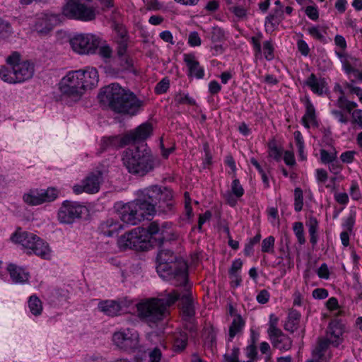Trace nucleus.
Returning a JSON list of instances; mask_svg holds the SVG:
<instances>
[{"label": "nucleus", "mask_w": 362, "mask_h": 362, "mask_svg": "<svg viewBox=\"0 0 362 362\" xmlns=\"http://www.w3.org/2000/svg\"><path fill=\"white\" fill-rule=\"evenodd\" d=\"M171 192L166 189L163 191L158 186H151L137 193V198L124 204L119 210L120 219L125 223L136 225L145 218L149 219L156 213L172 211L174 203Z\"/></svg>", "instance_id": "f257e3e1"}, {"label": "nucleus", "mask_w": 362, "mask_h": 362, "mask_svg": "<svg viewBox=\"0 0 362 362\" xmlns=\"http://www.w3.org/2000/svg\"><path fill=\"white\" fill-rule=\"evenodd\" d=\"M98 98L100 102L107 103L112 111L119 114L135 115L144 106L143 100L117 83H112L101 88Z\"/></svg>", "instance_id": "f03ea898"}, {"label": "nucleus", "mask_w": 362, "mask_h": 362, "mask_svg": "<svg viewBox=\"0 0 362 362\" xmlns=\"http://www.w3.org/2000/svg\"><path fill=\"white\" fill-rule=\"evenodd\" d=\"M156 271L160 278L171 284L183 286L187 281V264L168 249H160L156 257Z\"/></svg>", "instance_id": "7ed1b4c3"}, {"label": "nucleus", "mask_w": 362, "mask_h": 362, "mask_svg": "<svg viewBox=\"0 0 362 362\" xmlns=\"http://www.w3.org/2000/svg\"><path fill=\"white\" fill-rule=\"evenodd\" d=\"M180 293L173 290L163 298H151L136 305L138 316L146 322L156 323L162 320L167 313V308L179 298Z\"/></svg>", "instance_id": "20e7f679"}, {"label": "nucleus", "mask_w": 362, "mask_h": 362, "mask_svg": "<svg viewBox=\"0 0 362 362\" xmlns=\"http://www.w3.org/2000/svg\"><path fill=\"white\" fill-rule=\"evenodd\" d=\"M6 62L10 67L0 69V78L4 82L10 84L21 83L33 78L34 64L28 60H22L21 54L17 52L8 56Z\"/></svg>", "instance_id": "39448f33"}, {"label": "nucleus", "mask_w": 362, "mask_h": 362, "mask_svg": "<svg viewBox=\"0 0 362 362\" xmlns=\"http://www.w3.org/2000/svg\"><path fill=\"white\" fill-rule=\"evenodd\" d=\"M122 161L129 173L139 176L145 175L154 168V158L146 145L125 150Z\"/></svg>", "instance_id": "423d86ee"}, {"label": "nucleus", "mask_w": 362, "mask_h": 362, "mask_svg": "<svg viewBox=\"0 0 362 362\" xmlns=\"http://www.w3.org/2000/svg\"><path fill=\"white\" fill-rule=\"evenodd\" d=\"M11 239L14 243L20 244L28 255L34 254L45 259L51 258L52 250L48 243L33 233L18 229Z\"/></svg>", "instance_id": "0eeeda50"}, {"label": "nucleus", "mask_w": 362, "mask_h": 362, "mask_svg": "<svg viewBox=\"0 0 362 362\" xmlns=\"http://www.w3.org/2000/svg\"><path fill=\"white\" fill-rule=\"evenodd\" d=\"M153 127L151 123L145 122L139 125L134 130L127 134L123 137L118 136L103 138L101 146L103 149L109 147L118 148L129 144L144 141L152 134Z\"/></svg>", "instance_id": "6e6552de"}, {"label": "nucleus", "mask_w": 362, "mask_h": 362, "mask_svg": "<svg viewBox=\"0 0 362 362\" xmlns=\"http://www.w3.org/2000/svg\"><path fill=\"white\" fill-rule=\"evenodd\" d=\"M118 245L123 250L144 251L148 250L152 244L146 229L138 227L122 235L118 240Z\"/></svg>", "instance_id": "1a4fd4ad"}, {"label": "nucleus", "mask_w": 362, "mask_h": 362, "mask_svg": "<svg viewBox=\"0 0 362 362\" xmlns=\"http://www.w3.org/2000/svg\"><path fill=\"white\" fill-rule=\"evenodd\" d=\"M81 74L77 71H69L59 83V90L61 94L74 101L78 100L84 94V85L80 80Z\"/></svg>", "instance_id": "9d476101"}, {"label": "nucleus", "mask_w": 362, "mask_h": 362, "mask_svg": "<svg viewBox=\"0 0 362 362\" xmlns=\"http://www.w3.org/2000/svg\"><path fill=\"white\" fill-rule=\"evenodd\" d=\"M63 14L71 18L81 21H91L96 17L93 6L85 0H69L63 8Z\"/></svg>", "instance_id": "9b49d317"}, {"label": "nucleus", "mask_w": 362, "mask_h": 362, "mask_svg": "<svg viewBox=\"0 0 362 362\" xmlns=\"http://www.w3.org/2000/svg\"><path fill=\"white\" fill-rule=\"evenodd\" d=\"M100 36L91 33L75 35L70 40L72 49L79 54H92L95 52L101 45Z\"/></svg>", "instance_id": "f8f14e48"}, {"label": "nucleus", "mask_w": 362, "mask_h": 362, "mask_svg": "<svg viewBox=\"0 0 362 362\" xmlns=\"http://www.w3.org/2000/svg\"><path fill=\"white\" fill-rule=\"evenodd\" d=\"M112 341L118 348L126 351H132L139 347V334L137 332L130 329L115 332Z\"/></svg>", "instance_id": "ddd939ff"}, {"label": "nucleus", "mask_w": 362, "mask_h": 362, "mask_svg": "<svg viewBox=\"0 0 362 362\" xmlns=\"http://www.w3.org/2000/svg\"><path fill=\"white\" fill-rule=\"evenodd\" d=\"M86 210V208L79 203L66 200L58 211V220L62 223H72L75 219L81 218Z\"/></svg>", "instance_id": "4468645a"}, {"label": "nucleus", "mask_w": 362, "mask_h": 362, "mask_svg": "<svg viewBox=\"0 0 362 362\" xmlns=\"http://www.w3.org/2000/svg\"><path fill=\"white\" fill-rule=\"evenodd\" d=\"M263 35L261 32H257L250 37V42L252 46L254 55L256 58H260L263 54L267 61H272L275 57L272 41V40L264 41L262 47L261 41Z\"/></svg>", "instance_id": "2eb2a0df"}, {"label": "nucleus", "mask_w": 362, "mask_h": 362, "mask_svg": "<svg viewBox=\"0 0 362 362\" xmlns=\"http://www.w3.org/2000/svg\"><path fill=\"white\" fill-rule=\"evenodd\" d=\"M102 182L103 173L100 171L91 173L82 180L81 185H75L73 187V191L76 194L83 192L94 194L99 191Z\"/></svg>", "instance_id": "dca6fc26"}, {"label": "nucleus", "mask_w": 362, "mask_h": 362, "mask_svg": "<svg viewBox=\"0 0 362 362\" xmlns=\"http://www.w3.org/2000/svg\"><path fill=\"white\" fill-rule=\"evenodd\" d=\"M344 326L341 320L334 319L329 323L325 336L320 338L332 346L338 347L344 341Z\"/></svg>", "instance_id": "f3484780"}, {"label": "nucleus", "mask_w": 362, "mask_h": 362, "mask_svg": "<svg viewBox=\"0 0 362 362\" xmlns=\"http://www.w3.org/2000/svg\"><path fill=\"white\" fill-rule=\"evenodd\" d=\"M330 344L325 339L319 338L315 346L312 351V358L306 362H329L332 357Z\"/></svg>", "instance_id": "a211bd4d"}, {"label": "nucleus", "mask_w": 362, "mask_h": 362, "mask_svg": "<svg viewBox=\"0 0 362 362\" xmlns=\"http://www.w3.org/2000/svg\"><path fill=\"white\" fill-rule=\"evenodd\" d=\"M58 21V16L49 13H41L36 15L34 29L40 34H47Z\"/></svg>", "instance_id": "6ab92c4d"}, {"label": "nucleus", "mask_w": 362, "mask_h": 362, "mask_svg": "<svg viewBox=\"0 0 362 362\" xmlns=\"http://www.w3.org/2000/svg\"><path fill=\"white\" fill-rule=\"evenodd\" d=\"M81 74V81L84 85L85 91L95 87L99 81V75L97 69L94 67L88 66L83 69L76 70Z\"/></svg>", "instance_id": "aec40b11"}, {"label": "nucleus", "mask_w": 362, "mask_h": 362, "mask_svg": "<svg viewBox=\"0 0 362 362\" xmlns=\"http://www.w3.org/2000/svg\"><path fill=\"white\" fill-rule=\"evenodd\" d=\"M245 190L238 179L235 178L231 183V189L223 193V197L230 206L237 204V200L244 194Z\"/></svg>", "instance_id": "412c9836"}, {"label": "nucleus", "mask_w": 362, "mask_h": 362, "mask_svg": "<svg viewBox=\"0 0 362 362\" xmlns=\"http://www.w3.org/2000/svg\"><path fill=\"white\" fill-rule=\"evenodd\" d=\"M183 60L188 68V76H194L198 79L203 78L204 76V70L200 66L194 54H185Z\"/></svg>", "instance_id": "4be33fe9"}, {"label": "nucleus", "mask_w": 362, "mask_h": 362, "mask_svg": "<svg viewBox=\"0 0 362 362\" xmlns=\"http://www.w3.org/2000/svg\"><path fill=\"white\" fill-rule=\"evenodd\" d=\"M269 338L273 347L281 351H288L292 347V339L282 331L269 335Z\"/></svg>", "instance_id": "5701e85b"}, {"label": "nucleus", "mask_w": 362, "mask_h": 362, "mask_svg": "<svg viewBox=\"0 0 362 362\" xmlns=\"http://www.w3.org/2000/svg\"><path fill=\"white\" fill-rule=\"evenodd\" d=\"M284 19V9H281V8H274L265 18L264 28L266 33H271L276 30Z\"/></svg>", "instance_id": "b1692460"}, {"label": "nucleus", "mask_w": 362, "mask_h": 362, "mask_svg": "<svg viewBox=\"0 0 362 362\" xmlns=\"http://www.w3.org/2000/svg\"><path fill=\"white\" fill-rule=\"evenodd\" d=\"M304 105L305 111L301 119L303 125L306 129H310L311 126L317 127L318 122L317 118L316 110L309 98H305Z\"/></svg>", "instance_id": "393cba45"}, {"label": "nucleus", "mask_w": 362, "mask_h": 362, "mask_svg": "<svg viewBox=\"0 0 362 362\" xmlns=\"http://www.w3.org/2000/svg\"><path fill=\"white\" fill-rule=\"evenodd\" d=\"M315 94L322 95L328 90L327 83L324 78H317L315 74H311L304 82Z\"/></svg>", "instance_id": "a878e982"}, {"label": "nucleus", "mask_w": 362, "mask_h": 362, "mask_svg": "<svg viewBox=\"0 0 362 362\" xmlns=\"http://www.w3.org/2000/svg\"><path fill=\"white\" fill-rule=\"evenodd\" d=\"M7 270L9 272L11 279L16 284H24L29 280V273L21 267L10 264L8 265Z\"/></svg>", "instance_id": "bb28decb"}, {"label": "nucleus", "mask_w": 362, "mask_h": 362, "mask_svg": "<svg viewBox=\"0 0 362 362\" xmlns=\"http://www.w3.org/2000/svg\"><path fill=\"white\" fill-rule=\"evenodd\" d=\"M98 308L100 311L111 317L119 315L122 310L120 304L112 300L100 301L98 303Z\"/></svg>", "instance_id": "cd10ccee"}, {"label": "nucleus", "mask_w": 362, "mask_h": 362, "mask_svg": "<svg viewBox=\"0 0 362 362\" xmlns=\"http://www.w3.org/2000/svg\"><path fill=\"white\" fill-rule=\"evenodd\" d=\"M99 228L104 235L112 236L122 228V226L117 220L111 218L101 223Z\"/></svg>", "instance_id": "c85d7f7f"}, {"label": "nucleus", "mask_w": 362, "mask_h": 362, "mask_svg": "<svg viewBox=\"0 0 362 362\" xmlns=\"http://www.w3.org/2000/svg\"><path fill=\"white\" fill-rule=\"evenodd\" d=\"M181 301V310L185 320H189L194 315V308L193 305L192 298L190 294L186 293L178 300Z\"/></svg>", "instance_id": "c756f323"}, {"label": "nucleus", "mask_w": 362, "mask_h": 362, "mask_svg": "<svg viewBox=\"0 0 362 362\" xmlns=\"http://www.w3.org/2000/svg\"><path fill=\"white\" fill-rule=\"evenodd\" d=\"M245 325V322L243 317L240 315H236L233 318L232 323L229 327L228 341H232L235 336L241 334L243 333Z\"/></svg>", "instance_id": "7c9ffc66"}, {"label": "nucleus", "mask_w": 362, "mask_h": 362, "mask_svg": "<svg viewBox=\"0 0 362 362\" xmlns=\"http://www.w3.org/2000/svg\"><path fill=\"white\" fill-rule=\"evenodd\" d=\"M168 226H169L168 223H164L161 226H160L157 222H152L149 225L148 229H146L150 235V240L151 241L153 235H158V237L155 239L158 240L159 243H162L165 238V235H164L165 228Z\"/></svg>", "instance_id": "2f4dec72"}, {"label": "nucleus", "mask_w": 362, "mask_h": 362, "mask_svg": "<svg viewBox=\"0 0 362 362\" xmlns=\"http://www.w3.org/2000/svg\"><path fill=\"white\" fill-rule=\"evenodd\" d=\"M117 54L119 57H124L127 49V35L126 30L122 27L118 28Z\"/></svg>", "instance_id": "473e14b6"}, {"label": "nucleus", "mask_w": 362, "mask_h": 362, "mask_svg": "<svg viewBox=\"0 0 362 362\" xmlns=\"http://www.w3.org/2000/svg\"><path fill=\"white\" fill-rule=\"evenodd\" d=\"M42 203L52 202L56 200L60 194V190L56 187H49L47 189H40Z\"/></svg>", "instance_id": "72a5a7b5"}, {"label": "nucleus", "mask_w": 362, "mask_h": 362, "mask_svg": "<svg viewBox=\"0 0 362 362\" xmlns=\"http://www.w3.org/2000/svg\"><path fill=\"white\" fill-rule=\"evenodd\" d=\"M300 319V314L296 310L289 313L287 321L284 325V329L291 333L297 330Z\"/></svg>", "instance_id": "f704fd0d"}, {"label": "nucleus", "mask_w": 362, "mask_h": 362, "mask_svg": "<svg viewBox=\"0 0 362 362\" xmlns=\"http://www.w3.org/2000/svg\"><path fill=\"white\" fill-rule=\"evenodd\" d=\"M308 227V233L310 235V242L313 245H315L317 243V230H318V221L314 216H310L308 221L306 223Z\"/></svg>", "instance_id": "c9c22d12"}, {"label": "nucleus", "mask_w": 362, "mask_h": 362, "mask_svg": "<svg viewBox=\"0 0 362 362\" xmlns=\"http://www.w3.org/2000/svg\"><path fill=\"white\" fill-rule=\"evenodd\" d=\"M23 201L30 206H37L42 204L41 196L40 195L39 189H30L28 192L25 193L23 197Z\"/></svg>", "instance_id": "e433bc0d"}, {"label": "nucleus", "mask_w": 362, "mask_h": 362, "mask_svg": "<svg viewBox=\"0 0 362 362\" xmlns=\"http://www.w3.org/2000/svg\"><path fill=\"white\" fill-rule=\"evenodd\" d=\"M28 304L29 310L33 315L38 316L41 315L43 309L42 303L37 296H31L29 298Z\"/></svg>", "instance_id": "4c0bfd02"}, {"label": "nucleus", "mask_w": 362, "mask_h": 362, "mask_svg": "<svg viewBox=\"0 0 362 362\" xmlns=\"http://www.w3.org/2000/svg\"><path fill=\"white\" fill-rule=\"evenodd\" d=\"M187 335L185 332L175 333L174 335L173 347L177 351L184 350L187 344Z\"/></svg>", "instance_id": "58836bf2"}, {"label": "nucleus", "mask_w": 362, "mask_h": 362, "mask_svg": "<svg viewBox=\"0 0 362 362\" xmlns=\"http://www.w3.org/2000/svg\"><path fill=\"white\" fill-rule=\"evenodd\" d=\"M337 106L343 110H345L347 112L352 115V112L354 108H356L358 105L356 102L351 101L347 100L344 95H341L337 100Z\"/></svg>", "instance_id": "ea45409f"}, {"label": "nucleus", "mask_w": 362, "mask_h": 362, "mask_svg": "<svg viewBox=\"0 0 362 362\" xmlns=\"http://www.w3.org/2000/svg\"><path fill=\"white\" fill-rule=\"evenodd\" d=\"M320 156L321 163L325 165H328L337 158V151L334 148L331 151H328L325 149H320Z\"/></svg>", "instance_id": "a19ab883"}, {"label": "nucleus", "mask_w": 362, "mask_h": 362, "mask_svg": "<svg viewBox=\"0 0 362 362\" xmlns=\"http://www.w3.org/2000/svg\"><path fill=\"white\" fill-rule=\"evenodd\" d=\"M356 213L355 211H351L349 215L343 219L341 224L344 231L353 233L354 226L356 221Z\"/></svg>", "instance_id": "79ce46f5"}, {"label": "nucleus", "mask_w": 362, "mask_h": 362, "mask_svg": "<svg viewBox=\"0 0 362 362\" xmlns=\"http://www.w3.org/2000/svg\"><path fill=\"white\" fill-rule=\"evenodd\" d=\"M210 39L211 43L225 42L226 37L223 30L219 27H213Z\"/></svg>", "instance_id": "37998d69"}, {"label": "nucleus", "mask_w": 362, "mask_h": 362, "mask_svg": "<svg viewBox=\"0 0 362 362\" xmlns=\"http://www.w3.org/2000/svg\"><path fill=\"white\" fill-rule=\"evenodd\" d=\"M175 101L177 105L187 104L194 105L196 101L194 98L190 97L187 93H178L175 96Z\"/></svg>", "instance_id": "c03bdc74"}, {"label": "nucleus", "mask_w": 362, "mask_h": 362, "mask_svg": "<svg viewBox=\"0 0 362 362\" xmlns=\"http://www.w3.org/2000/svg\"><path fill=\"white\" fill-rule=\"evenodd\" d=\"M293 230L296 236L298 242L300 245H303L305 243V238L304 236V228L303 223L295 222L293 225Z\"/></svg>", "instance_id": "a18cd8bd"}, {"label": "nucleus", "mask_w": 362, "mask_h": 362, "mask_svg": "<svg viewBox=\"0 0 362 362\" xmlns=\"http://www.w3.org/2000/svg\"><path fill=\"white\" fill-rule=\"evenodd\" d=\"M303 206V194L300 188L297 187L294 190V209L299 212Z\"/></svg>", "instance_id": "49530a36"}, {"label": "nucleus", "mask_w": 362, "mask_h": 362, "mask_svg": "<svg viewBox=\"0 0 362 362\" xmlns=\"http://www.w3.org/2000/svg\"><path fill=\"white\" fill-rule=\"evenodd\" d=\"M307 31L312 37L320 42H325V37L319 26L313 25L308 27Z\"/></svg>", "instance_id": "de8ad7c7"}, {"label": "nucleus", "mask_w": 362, "mask_h": 362, "mask_svg": "<svg viewBox=\"0 0 362 362\" xmlns=\"http://www.w3.org/2000/svg\"><path fill=\"white\" fill-rule=\"evenodd\" d=\"M275 238L270 235L262 240V251L263 252L273 253L274 248Z\"/></svg>", "instance_id": "09e8293b"}, {"label": "nucleus", "mask_w": 362, "mask_h": 362, "mask_svg": "<svg viewBox=\"0 0 362 362\" xmlns=\"http://www.w3.org/2000/svg\"><path fill=\"white\" fill-rule=\"evenodd\" d=\"M283 151L275 144H270L269 146V156L274 158L275 160L279 161L282 156Z\"/></svg>", "instance_id": "8fccbe9b"}, {"label": "nucleus", "mask_w": 362, "mask_h": 362, "mask_svg": "<svg viewBox=\"0 0 362 362\" xmlns=\"http://www.w3.org/2000/svg\"><path fill=\"white\" fill-rule=\"evenodd\" d=\"M278 317L272 314L270 315L269 328L267 330L268 336L281 331L279 328H278Z\"/></svg>", "instance_id": "3c124183"}, {"label": "nucleus", "mask_w": 362, "mask_h": 362, "mask_svg": "<svg viewBox=\"0 0 362 362\" xmlns=\"http://www.w3.org/2000/svg\"><path fill=\"white\" fill-rule=\"evenodd\" d=\"M169 87V80L167 78H164L156 84L155 91L157 94H163L168 90Z\"/></svg>", "instance_id": "603ef678"}, {"label": "nucleus", "mask_w": 362, "mask_h": 362, "mask_svg": "<svg viewBox=\"0 0 362 362\" xmlns=\"http://www.w3.org/2000/svg\"><path fill=\"white\" fill-rule=\"evenodd\" d=\"M240 349L238 347H233L230 354H226L223 357L226 362H239L238 357Z\"/></svg>", "instance_id": "864d4df0"}, {"label": "nucleus", "mask_w": 362, "mask_h": 362, "mask_svg": "<svg viewBox=\"0 0 362 362\" xmlns=\"http://www.w3.org/2000/svg\"><path fill=\"white\" fill-rule=\"evenodd\" d=\"M11 33V26L10 23L0 18V36L6 37Z\"/></svg>", "instance_id": "5fc2aeb1"}, {"label": "nucleus", "mask_w": 362, "mask_h": 362, "mask_svg": "<svg viewBox=\"0 0 362 362\" xmlns=\"http://www.w3.org/2000/svg\"><path fill=\"white\" fill-rule=\"evenodd\" d=\"M188 44L191 47H198L202 44V40L197 32H191L188 36Z\"/></svg>", "instance_id": "6e6d98bb"}, {"label": "nucleus", "mask_w": 362, "mask_h": 362, "mask_svg": "<svg viewBox=\"0 0 362 362\" xmlns=\"http://www.w3.org/2000/svg\"><path fill=\"white\" fill-rule=\"evenodd\" d=\"M306 16L313 21H317L319 18V11L315 6H308L305 8Z\"/></svg>", "instance_id": "4d7b16f0"}, {"label": "nucleus", "mask_w": 362, "mask_h": 362, "mask_svg": "<svg viewBox=\"0 0 362 362\" xmlns=\"http://www.w3.org/2000/svg\"><path fill=\"white\" fill-rule=\"evenodd\" d=\"M328 169L330 173L337 175L341 172L343 169V165L337 158L334 161L328 164Z\"/></svg>", "instance_id": "13d9d810"}, {"label": "nucleus", "mask_w": 362, "mask_h": 362, "mask_svg": "<svg viewBox=\"0 0 362 362\" xmlns=\"http://www.w3.org/2000/svg\"><path fill=\"white\" fill-rule=\"evenodd\" d=\"M356 153L355 151H345L341 154L340 159L342 163L348 164L354 162Z\"/></svg>", "instance_id": "bf43d9fd"}, {"label": "nucleus", "mask_w": 362, "mask_h": 362, "mask_svg": "<svg viewBox=\"0 0 362 362\" xmlns=\"http://www.w3.org/2000/svg\"><path fill=\"white\" fill-rule=\"evenodd\" d=\"M246 356L249 359L257 360V346L255 344H249L245 349Z\"/></svg>", "instance_id": "052dcab7"}, {"label": "nucleus", "mask_w": 362, "mask_h": 362, "mask_svg": "<svg viewBox=\"0 0 362 362\" xmlns=\"http://www.w3.org/2000/svg\"><path fill=\"white\" fill-rule=\"evenodd\" d=\"M315 177L318 183L324 184L328 179V173L323 168H317L315 170Z\"/></svg>", "instance_id": "680f3d73"}, {"label": "nucleus", "mask_w": 362, "mask_h": 362, "mask_svg": "<svg viewBox=\"0 0 362 362\" xmlns=\"http://www.w3.org/2000/svg\"><path fill=\"white\" fill-rule=\"evenodd\" d=\"M148 357L150 362H160L162 357L160 349L158 347H155L149 351Z\"/></svg>", "instance_id": "e2e57ef3"}, {"label": "nucleus", "mask_w": 362, "mask_h": 362, "mask_svg": "<svg viewBox=\"0 0 362 362\" xmlns=\"http://www.w3.org/2000/svg\"><path fill=\"white\" fill-rule=\"evenodd\" d=\"M331 114L336 118L337 120L342 124H346L349 122V119L346 115L341 111L338 110H332Z\"/></svg>", "instance_id": "0e129e2a"}, {"label": "nucleus", "mask_w": 362, "mask_h": 362, "mask_svg": "<svg viewBox=\"0 0 362 362\" xmlns=\"http://www.w3.org/2000/svg\"><path fill=\"white\" fill-rule=\"evenodd\" d=\"M297 47L298 51L303 56H308L310 52V48L306 42L302 39L297 41Z\"/></svg>", "instance_id": "69168bd1"}, {"label": "nucleus", "mask_w": 362, "mask_h": 362, "mask_svg": "<svg viewBox=\"0 0 362 362\" xmlns=\"http://www.w3.org/2000/svg\"><path fill=\"white\" fill-rule=\"evenodd\" d=\"M270 294L269 293L265 290H261L256 297L257 301L260 304H265L269 300Z\"/></svg>", "instance_id": "338daca9"}, {"label": "nucleus", "mask_w": 362, "mask_h": 362, "mask_svg": "<svg viewBox=\"0 0 362 362\" xmlns=\"http://www.w3.org/2000/svg\"><path fill=\"white\" fill-rule=\"evenodd\" d=\"M352 122L362 128V110H355L352 112Z\"/></svg>", "instance_id": "774afa93"}]
</instances>
